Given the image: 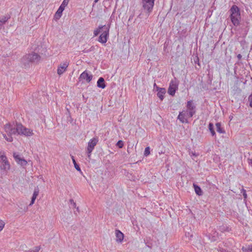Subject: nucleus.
Segmentation results:
<instances>
[{"instance_id": "26", "label": "nucleus", "mask_w": 252, "mask_h": 252, "mask_svg": "<svg viewBox=\"0 0 252 252\" xmlns=\"http://www.w3.org/2000/svg\"><path fill=\"white\" fill-rule=\"evenodd\" d=\"M8 19V18L7 17H3L2 18L0 19V29L2 28V25L4 24Z\"/></svg>"}, {"instance_id": "25", "label": "nucleus", "mask_w": 252, "mask_h": 252, "mask_svg": "<svg viewBox=\"0 0 252 252\" xmlns=\"http://www.w3.org/2000/svg\"><path fill=\"white\" fill-rule=\"evenodd\" d=\"M71 158L75 169L78 171H81V168H80L79 165L76 163L74 157L73 156H71Z\"/></svg>"}, {"instance_id": "36", "label": "nucleus", "mask_w": 252, "mask_h": 252, "mask_svg": "<svg viewBox=\"0 0 252 252\" xmlns=\"http://www.w3.org/2000/svg\"><path fill=\"white\" fill-rule=\"evenodd\" d=\"M41 249L40 246H37L35 248V249L33 251L34 252H38Z\"/></svg>"}, {"instance_id": "7", "label": "nucleus", "mask_w": 252, "mask_h": 252, "mask_svg": "<svg viewBox=\"0 0 252 252\" xmlns=\"http://www.w3.org/2000/svg\"><path fill=\"white\" fill-rule=\"evenodd\" d=\"M155 0H142L143 7L148 13L152 11Z\"/></svg>"}, {"instance_id": "16", "label": "nucleus", "mask_w": 252, "mask_h": 252, "mask_svg": "<svg viewBox=\"0 0 252 252\" xmlns=\"http://www.w3.org/2000/svg\"><path fill=\"white\" fill-rule=\"evenodd\" d=\"M157 96L159 97L160 100H162L164 98V95L166 93L165 89L163 88H157Z\"/></svg>"}, {"instance_id": "41", "label": "nucleus", "mask_w": 252, "mask_h": 252, "mask_svg": "<svg viewBox=\"0 0 252 252\" xmlns=\"http://www.w3.org/2000/svg\"><path fill=\"white\" fill-rule=\"evenodd\" d=\"M60 8L63 10L64 9L65 7L62 4H61V6H60Z\"/></svg>"}, {"instance_id": "35", "label": "nucleus", "mask_w": 252, "mask_h": 252, "mask_svg": "<svg viewBox=\"0 0 252 252\" xmlns=\"http://www.w3.org/2000/svg\"><path fill=\"white\" fill-rule=\"evenodd\" d=\"M249 101L250 102V106L252 107V94L249 97Z\"/></svg>"}, {"instance_id": "2", "label": "nucleus", "mask_w": 252, "mask_h": 252, "mask_svg": "<svg viewBox=\"0 0 252 252\" xmlns=\"http://www.w3.org/2000/svg\"><path fill=\"white\" fill-rule=\"evenodd\" d=\"M16 134L29 136L32 135L33 133L32 130L25 127L20 123H17Z\"/></svg>"}, {"instance_id": "44", "label": "nucleus", "mask_w": 252, "mask_h": 252, "mask_svg": "<svg viewBox=\"0 0 252 252\" xmlns=\"http://www.w3.org/2000/svg\"><path fill=\"white\" fill-rule=\"evenodd\" d=\"M98 0H94V2L95 3H96V2H97V1H98Z\"/></svg>"}, {"instance_id": "3", "label": "nucleus", "mask_w": 252, "mask_h": 252, "mask_svg": "<svg viewBox=\"0 0 252 252\" xmlns=\"http://www.w3.org/2000/svg\"><path fill=\"white\" fill-rule=\"evenodd\" d=\"M178 89V83H177L176 79L175 78L174 80H172L170 83L168 89V93L170 95L174 96L176 90H177Z\"/></svg>"}, {"instance_id": "28", "label": "nucleus", "mask_w": 252, "mask_h": 252, "mask_svg": "<svg viewBox=\"0 0 252 252\" xmlns=\"http://www.w3.org/2000/svg\"><path fill=\"white\" fill-rule=\"evenodd\" d=\"M150 149L149 147H147L145 148V151H144V156L147 157L148 156H149L150 155Z\"/></svg>"}, {"instance_id": "23", "label": "nucleus", "mask_w": 252, "mask_h": 252, "mask_svg": "<svg viewBox=\"0 0 252 252\" xmlns=\"http://www.w3.org/2000/svg\"><path fill=\"white\" fill-rule=\"evenodd\" d=\"M209 130L210 131L212 136H216V134L214 128V125L212 123H210L208 126Z\"/></svg>"}, {"instance_id": "37", "label": "nucleus", "mask_w": 252, "mask_h": 252, "mask_svg": "<svg viewBox=\"0 0 252 252\" xmlns=\"http://www.w3.org/2000/svg\"><path fill=\"white\" fill-rule=\"evenodd\" d=\"M61 17H54L53 20L56 21H57Z\"/></svg>"}, {"instance_id": "1", "label": "nucleus", "mask_w": 252, "mask_h": 252, "mask_svg": "<svg viewBox=\"0 0 252 252\" xmlns=\"http://www.w3.org/2000/svg\"><path fill=\"white\" fill-rule=\"evenodd\" d=\"M41 57L38 54L32 52L25 55L22 59V62L25 67L29 65L30 63H38Z\"/></svg>"}, {"instance_id": "43", "label": "nucleus", "mask_w": 252, "mask_h": 252, "mask_svg": "<svg viewBox=\"0 0 252 252\" xmlns=\"http://www.w3.org/2000/svg\"><path fill=\"white\" fill-rule=\"evenodd\" d=\"M216 240V239L214 238H212V239L211 240V241H215Z\"/></svg>"}, {"instance_id": "45", "label": "nucleus", "mask_w": 252, "mask_h": 252, "mask_svg": "<svg viewBox=\"0 0 252 252\" xmlns=\"http://www.w3.org/2000/svg\"><path fill=\"white\" fill-rule=\"evenodd\" d=\"M91 49L92 50L93 49H94V47L93 46L91 47Z\"/></svg>"}, {"instance_id": "18", "label": "nucleus", "mask_w": 252, "mask_h": 252, "mask_svg": "<svg viewBox=\"0 0 252 252\" xmlns=\"http://www.w3.org/2000/svg\"><path fill=\"white\" fill-rule=\"evenodd\" d=\"M97 86L101 89H104L106 87L105 81L103 78L100 77L97 82Z\"/></svg>"}, {"instance_id": "31", "label": "nucleus", "mask_w": 252, "mask_h": 252, "mask_svg": "<svg viewBox=\"0 0 252 252\" xmlns=\"http://www.w3.org/2000/svg\"><path fill=\"white\" fill-rule=\"evenodd\" d=\"M4 225V222L2 220H0V232L3 229Z\"/></svg>"}, {"instance_id": "4", "label": "nucleus", "mask_w": 252, "mask_h": 252, "mask_svg": "<svg viewBox=\"0 0 252 252\" xmlns=\"http://www.w3.org/2000/svg\"><path fill=\"white\" fill-rule=\"evenodd\" d=\"M0 158V169L6 171L10 169V164L5 156H2Z\"/></svg>"}, {"instance_id": "12", "label": "nucleus", "mask_w": 252, "mask_h": 252, "mask_svg": "<svg viewBox=\"0 0 252 252\" xmlns=\"http://www.w3.org/2000/svg\"><path fill=\"white\" fill-rule=\"evenodd\" d=\"M13 157L17 163L21 166H25L27 164V161L24 158H21L19 155H17L15 153H13Z\"/></svg>"}, {"instance_id": "10", "label": "nucleus", "mask_w": 252, "mask_h": 252, "mask_svg": "<svg viewBox=\"0 0 252 252\" xmlns=\"http://www.w3.org/2000/svg\"><path fill=\"white\" fill-rule=\"evenodd\" d=\"M189 117V113L188 111L183 110L179 113L178 116V119H179L182 123H188L187 118Z\"/></svg>"}, {"instance_id": "6", "label": "nucleus", "mask_w": 252, "mask_h": 252, "mask_svg": "<svg viewBox=\"0 0 252 252\" xmlns=\"http://www.w3.org/2000/svg\"><path fill=\"white\" fill-rule=\"evenodd\" d=\"M109 27H104V31L100 35L98 41L102 43H105L109 35Z\"/></svg>"}, {"instance_id": "20", "label": "nucleus", "mask_w": 252, "mask_h": 252, "mask_svg": "<svg viewBox=\"0 0 252 252\" xmlns=\"http://www.w3.org/2000/svg\"><path fill=\"white\" fill-rule=\"evenodd\" d=\"M195 193L199 196H201L203 194V191L199 186L193 184V185Z\"/></svg>"}, {"instance_id": "9", "label": "nucleus", "mask_w": 252, "mask_h": 252, "mask_svg": "<svg viewBox=\"0 0 252 252\" xmlns=\"http://www.w3.org/2000/svg\"><path fill=\"white\" fill-rule=\"evenodd\" d=\"M187 110L189 113V118H191L195 113V106L193 105L191 100L188 101L187 105Z\"/></svg>"}, {"instance_id": "29", "label": "nucleus", "mask_w": 252, "mask_h": 252, "mask_svg": "<svg viewBox=\"0 0 252 252\" xmlns=\"http://www.w3.org/2000/svg\"><path fill=\"white\" fill-rule=\"evenodd\" d=\"M117 146H118L119 148H122L124 146V143L122 140H119L117 144Z\"/></svg>"}, {"instance_id": "5", "label": "nucleus", "mask_w": 252, "mask_h": 252, "mask_svg": "<svg viewBox=\"0 0 252 252\" xmlns=\"http://www.w3.org/2000/svg\"><path fill=\"white\" fill-rule=\"evenodd\" d=\"M98 142V139L97 138H93L91 139L88 143V146L87 147V154L88 157L89 158L91 156V153L94 150V147Z\"/></svg>"}, {"instance_id": "27", "label": "nucleus", "mask_w": 252, "mask_h": 252, "mask_svg": "<svg viewBox=\"0 0 252 252\" xmlns=\"http://www.w3.org/2000/svg\"><path fill=\"white\" fill-rule=\"evenodd\" d=\"M3 137L5 139V140L8 142H12L13 141V138L11 137V135H8V137H7L5 134H3Z\"/></svg>"}, {"instance_id": "11", "label": "nucleus", "mask_w": 252, "mask_h": 252, "mask_svg": "<svg viewBox=\"0 0 252 252\" xmlns=\"http://www.w3.org/2000/svg\"><path fill=\"white\" fill-rule=\"evenodd\" d=\"M68 65L69 63L67 62H65L63 63L60 64L58 67L57 73L59 75L63 74V73L66 71Z\"/></svg>"}, {"instance_id": "40", "label": "nucleus", "mask_w": 252, "mask_h": 252, "mask_svg": "<svg viewBox=\"0 0 252 252\" xmlns=\"http://www.w3.org/2000/svg\"><path fill=\"white\" fill-rule=\"evenodd\" d=\"M248 160H249V164L252 166V159H249Z\"/></svg>"}, {"instance_id": "24", "label": "nucleus", "mask_w": 252, "mask_h": 252, "mask_svg": "<svg viewBox=\"0 0 252 252\" xmlns=\"http://www.w3.org/2000/svg\"><path fill=\"white\" fill-rule=\"evenodd\" d=\"M242 250L244 252H252V245H248L243 247Z\"/></svg>"}, {"instance_id": "21", "label": "nucleus", "mask_w": 252, "mask_h": 252, "mask_svg": "<svg viewBox=\"0 0 252 252\" xmlns=\"http://www.w3.org/2000/svg\"><path fill=\"white\" fill-rule=\"evenodd\" d=\"M104 27H109V26H106V25L99 26L98 28L95 30L94 32V36L97 35L99 33L102 32L104 31Z\"/></svg>"}, {"instance_id": "22", "label": "nucleus", "mask_w": 252, "mask_h": 252, "mask_svg": "<svg viewBox=\"0 0 252 252\" xmlns=\"http://www.w3.org/2000/svg\"><path fill=\"white\" fill-rule=\"evenodd\" d=\"M217 131L220 133H225V130L221 127L220 123H217L216 124Z\"/></svg>"}, {"instance_id": "39", "label": "nucleus", "mask_w": 252, "mask_h": 252, "mask_svg": "<svg viewBox=\"0 0 252 252\" xmlns=\"http://www.w3.org/2000/svg\"><path fill=\"white\" fill-rule=\"evenodd\" d=\"M157 88H159V87L158 86H157L156 84L155 83L154 85V89H156L157 91Z\"/></svg>"}, {"instance_id": "33", "label": "nucleus", "mask_w": 252, "mask_h": 252, "mask_svg": "<svg viewBox=\"0 0 252 252\" xmlns=\"http://www.w3.org/2000/svg\"><path fill=\"white\" fill-rule=\"evenodd\" d=\"M241 192L243 193L244 198L246 199L247 197V195L246 193V190H245L244 189H243Z\"/></svg>"}, {"instance_id": "14", "label": "nucleus", "mask_w": 252, "mask_h": 252, "mask_svg": "<svg viewBox=\"0 0 252 252\" xmlns=\"http://www.w3.org/2000/svg\"><path fill=\"white\" fill-rule=\"evenodd\" d=\"M79 79L85 80L87 82L89 83L93 79V75L89 74L86 71H85L81 74Z\"/></svg>"}, {"instance_id": "15", "label": "nucleus", "mask_w": 252, "mask_h": 252, "mask_svg": "<svg viewBox=\"0 0 252 252\" xmlns=\"http://www.w3.org/2000/svg\"><path fill=\"white\" fill-rule=\"evenodd\" d=\"M39 188H38V187L37 186L34 188V192L32 194V196L31 198V201L29 205L30 206H31L34 204V201H35L37 195L39 194Z\"/></svg>"}, {"instance_id": "34", "label": "nucleus", "mask_w": 252, "mask_h": 252, "mask_svg": "<svg viewBox=\"0 0 252 252\" xmlns=\"http://www.w3.org/2000/svg\"><path fill=\"white\" fill-rule=\"evenodd\" d=\"M68 2H69V0H63L62 4L63 5L64 7H65L67 5Z\"/></svg>"}, {"instance_id": "13", "label": "nucleus", "mask_w": 252, "mask_h": 252, "mask_svg": "<svg viewBox=\"0 0 252 252\" xmlns=\"http://www.w3.org/2000/svg\"><path fill=\"white\" fill-rule=\"evenodd\" d=\"M230 16H240L239 8L236 5H233L229 10Z\"/></svg>"}, {"instance_id": "42", "label": "nucleus", "mask_w": 252, "mask_h": 252, "mask_svg": "<svg viewBox=\"0 0 252 252\" xmlns=\"http://www.w3.org/2000/svg\"><path fill=\"white\" fill-rule=\"evenodd\" d=\"M25 252H34L32 250H30L26 251Z\"/></svg>"}, {"instance_id": "38", "label": "nucleus", "mask_w": 252, "mask_h": 252, "mask_svg": "<svg viewBox=\"0 0 252 252\" xmlns=\"http://www.w3.org/2000/svg\"><path fill=\"white\" fill-rule=\"evenodd\" d=\"M237 57L239 60H240L242 59V55L240 54H238Z\"/></svg>"}, {"instance_id": "17", "label": "nucleus", "mask_w": 252, "mask_h": 252, "mask_svg": "<svg viewBox=\"0 0 252 252\" xmlns=\"http://www.w3.org/2000/svg\"><path fill=\"white\" fill-rule=\"evenodd\" d=\"M116 237V241L118 242H122L124 239V234L119 230H116L115 231Z\"/></svg>"}, {"instance_id": "30", "label": "nucleus", "mask_w": 252, "mask_h": 252, "mask_svg": "<svg viewBox=\"0 0 252 252\" xmlns=\"http://www.w3.org/2000/svg\"><path fill=\"white\" fill-rule=\"evenodd\" d=\"M63 11V9H62L61 8H60L59 7L58 10L56 12L55 16H56V15L60 16L62 14Z\"/></svg>"}, {"instance_id": "19", "label": "nucleus", "mask_w": 252, "mask_h": 252, "mask_svg": "<svg viewBox=\"0 0 252 252\" xmlns=\"http://www.w3.org/2000/svg\"><path fill=\"white\" fill-rule=\"evenodd\" d=\"M230 18L234 26H237L239 25L241 17H230Z\"/></svg>"}, {"instance_id": "32", "label": "nucleus", "mask_w": 252, "mask_h": 252, "mask_svg": "<svg viewBox=\"0 0 252 252\" xmlns=\"http://www.w3.org/2000/svg\"><path fill=\"white\" fill-rule=\"evenodd\" d=\"M69 202L73 207L76 208V204L75 202H74V201L72 199H70Z\"/></svg>"}, {"instance_id": "8", "label": "nucleus", "mask_w": 252, "mask_h": 252, "mask_svg": "<svg viewBox=\"0 0 252 252\" xmlns=\"http://www.w3.org/2000/svg\"><path fill=\"white\" fill-rule=\"evenodd\" d=\"M4 128L8 135H15L16 134L17 123L14 127L10 123H8L4 126Z\"/></svg>"}]
</instances>
